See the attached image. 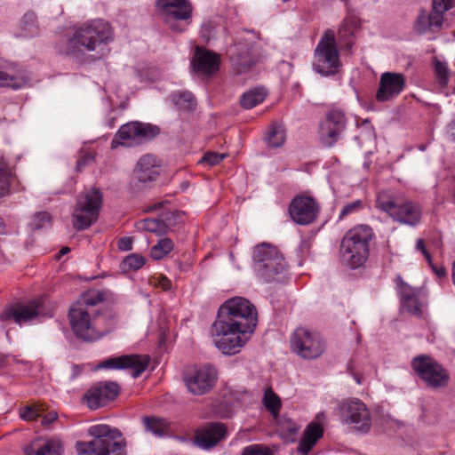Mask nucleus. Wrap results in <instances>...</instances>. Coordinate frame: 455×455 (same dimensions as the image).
Returning <instances> with one entry per match:
<instances>
[{
    "label": "nucleus",
    "mask_w": 455,
    "mask_h": 455,
    "mask_svg": "<svg viewBox=\"0 0 455 455\" xmlns=\"http://www.w3.org/2000/svg\"><path fill=\"white\" fill-rule=\"evenodd\" d=\"M105 299V293L100 290L84 292L73 303L68 311V320L75 335L85 341H94L101 337L96 330L95 316L98 311L94 307Z\"/></svg>",
    "instance_id": "f257e3e1"
},
{
    "label": "nucleus",
    "mask_w": 455,
    "mask_h": 455,
    "mask_svg": "<svg viewBox=\"0 0 455 455\" xmlns=\"http://www.w3.org/2000/svg\"><path fill=\"white\" fill-rule=\"evenodd\" d=\"M110 24L103 20H94L78 28L68 41L65 52L80 60L85 52L96 51L110 38Z\"/></svg>",
    "instance_id": "f03ea898"
},
{
    "label": "nucleus",
    "mask_w": 455,
    "mask_h": 455,
    "mask_svg": "<svg viewBox=\"0 0 455 455\" xmlns=\"http://www.w3.org/2000/svg\"><path fill=\"white\" fill-rule=\"evenodd\" d=\"M373 236L371 228L367 225H358L347 231L341 240V261L353 269L363 266L369 258Z\"/></svg>",
    "instance_id": "7ed1b4c3"
},
{
    "label": "nucleus",
    "mask_w": 455,
    "mask_h": 455,
    "mask_svg": "<svg viewBox=\"0 0 455 455\" xmlns=\"http://www.w3.org/2000/svg\"><path fill=\"white\" fill-rule=\"evenodd\" d=\"M253 331L242 323H230L220 317L212 325V338L215 347L226 355L238 354L250 339Z\"/></svg>",
    "instance_id": "20e7f679"
},
{
    "label": "nucleus",
    "mask_w": 455,
    "mask_h": 455,
    "mask_svg": "<svg viewBox=\"0 0 455 455\" xmlns=\"http://www.w3.org/2000/svg\"><path fill=\"white\" fill-rule=\"evenodd\" d=\"M376 207L403 225L415 227L421 220L422 210L419 204L386 191L378 194Z\"/></svg>",
    "instance_id": "39448f33"
},
{
    "label": "nucleus",
    "mask_w": 455,
    "mask_h": 455,
    "mask_svg": "<svg viewBox=\"0 0 455 455\" xmlns=\"http://www.w3.org/2000/svg\"><path fill=\"white\" fill-rule=\"evenodd\" d=\"M253 262L257 275L267 282L279 280L287 268L283 255L276 247L267 243L254 248Z\"/></svg>",
    "instance_id": "423d86ee"
},
{
    "label": "nucleus",
    "mask_w": 455,
    "mask_h": 455,
    "mask_svg": "<svg viewBox=\"0 0 455 455\" xmlns=\"http://www.w3.org/2000/svg\"><path fill=\"white\" fill-rule=\"evenodd\" d=\"M340 67L334 31L327 29L314 51L313 69L323 76H330L338 73Z\"/></svg>",
    "instance_id": "0eeeda50"
},
{
    "label": "nucleus",
    "mask_w": 455,
    "mask_h": 455,
    "mask_svg": "<svg viewBox=\"0 0 455 455\" xmlns=\"http://www.w3.org/2000/svg\"><path fill=\"white\" fill-rule=\"evenodd\" d=\"M337 415L343 426L351 431L365 435L372 425L371 414L367 405L358 398H347L339 403Z\"/></svg>",
    "instance_id": "6e6552de"
},
{
    "label": "nucleus",
    "mask_w": 455,
    "mask_h": 455,
    "mask_svg": "<svg viewBox=\"0 0 455 455\" xmlns=\"http://www.w3.org/2000/svg\"><path fill=\"white\" fill-rule=\"evenodd\" d=\"M217 316L230 323H242L251 331L257 325L256 307L242 297H234L225 301L219 307Z\"/></svg>",
    "instance_id": "1a4fd4ad"
},
{
    "label": "nucleus",
    "mask_w": 455,
    "mask_h": 455,
    "mask_svg": "<svg viewBox=\"0 0 455 455\" xmlns=\"http://www.w3.org/2000/svg\"><path fill=\"white\" fill-rule=\"evenodd\" d=\"M102 203V195L99 189L92 188L79 196L73 212L74 226L77 229H85L96 221Z\"/></svg>",
    "instance_id": "9d476101"
},
{
    "label": "nucleus",
    "mask_w": 455,
    "mask_h": 455,
    "mask_svg": "<svg viewBox=\"0 0 455 455\" xmlns=\"http://www.w3.org/2000/svg\"><path fill=\"white\" fill-rule=\"evenodd\" d=\"M291 347L301 358L313 360L323 355L325 343L318 332L298 328L291 337Z\"/></svg>",
    "instance_id": "9b49d317"
},
{
    "label": "nucleus",
    "mask_w": 455,
    "mask_h": 455,
    "mask_svg": "<svg viewBox=\"0 0 455 455\" xmlns=\"http://www.w3.org/2000/svg\"><path fill=\"white\" fill-rule=\"evenodd\" d=\"M411 367L427 387L435 389L447 385L449 374L434 358L426 355H418L411 361Z\"/></svg>",
    "instance_id": "f8f14e48"
},
{
    "label": "nucleus",
    "mask_w": 455,
    "mask_h": 455,
    "mask_svg": "<svg viewBox=\"0 0 455 455\" xmlns=\"http://www.w3.org/2000/svg\"><path fill=\"white\" fill-rule=\"evenodd\" d=\"M88 433L93 437L89 442H77L76 444L79 455H109L114 447V430L108 425L92 426Z\"/></svg>",
    "instance_id": "ddd939ff"
},
{
    "label": "nucleus",
    "mask_w": 455,
    "mask_h": 455,
    "mask_svg": "<svg viewBox=\"0 0 455 455\" xmlns=\"http://www.w3.org/2000/svg\"><path fill=\"white\" fill-rule=\"evenodd\" d=\"M156 5L172 31L183 32L185 28L178 26L175 22L188 21L192 18L193 6L188 0H156Z\"/></svg>",
    "instance_id": "4468645a"
},
{
    "label": "nucleus",
    "mask_w": 455,
    "mask_h": 455,
    "mask_svg": "<svg viewBox=\"0 0 455 455\" xmlns=\"http://www.w3.org/2000/svg\"><path fill=\"white\" fill-rule=\"evenodd\" d=\"M217 379L216 368L211 364H204L189 371L184 377V382L190 393L202 395L214 387Z\"/></svg>",
    "instance_id": "2eb2a0df"
},
{
    "label": "nucleus",
    "mask_w": 455,
    "mask_h": 455,
    "mask_svg": "<svg viewBox=\"0 0 455 455\" xmlns=\"http://www.w3.org/2000/svg\"><path fill=\"white\" fill-rule=\"evenodd\" d=\"M347 118L341 109H331L319 124V139L323 145L331 148L339 140L345 131Z\"/></svg>",
    "instance_id": "dca6fc26"
},
{
    "label": "nucleus",
    "mask_w": 455,
    "mask_h": 455,
    "mask_svg": "<svg viewBox=\"0 0 455 455\" xmlns=\"http://www.w3.org/2000/svg\"><path fill=\"white\" fill-rule=\"evenodd\" d=\"M320 212L318 203L308 196H295L290 205V217L295 223L299 225H309L313 223Z\"/></svg>",
    "instance_id": "f3484780"
},
{
    "label": "nucleus",
    "mask_w": 455,
    "mask_h": 455,
    "mask_svg": "<svg viewBox=\"0 0 455 455\" xmlns=\"http://www.w3.org/2000/svg\"><path fill=\"white\" fill-rule=\"evenodd\" d=\"M157 133L158 129L156 126L138 122L128 123L122 125L118 130V143L132 147L154 138Z\"/></svg>",
    "instance_id": "a211bd4d"
},
{
    "label": "nucleus",
    "mask_w": 455,
    "mask_h": 455,
    "mask_svg": "<svg viewBox=\"0 0 455 455\" xmlns=\"http://www.w3.org/2000/svg\"><path fill=\"white\" fill-rule=\"evenodd\" d=\"M44 314L42 299H33L27 304H17L7 308L0 317L3 320H12L19 325L32 322L36 317Z\"/></svg>",
    "instance_id": "6ab92c4d"
},
{
    "label": "nucleus",
    "mask_w": 455,
    "mask_h": 455,
    "mask_svg": "<svg viewBox=\"0 0 455 455\" xmlns=\"http://www.w3.org/2000/svg\"><path fill=\"white\" fill-rule=\"evenodd\" d=\"M406 78L402 73L384 72L379 77L376 100L386 102L396 98L405 88Z\"/></svg>",
    "instance_id": "aec40b11"
},
{
    "label": "nucleus",
    "mask_w": 455,
    "mask_h": 455,
    "mask_svg": "<svg viewBox=\"0 0 455 455\" xmlns=\"http://www.w3.org/2000/svg\"><path fill=\"white\" fill-rule=\"evenodd\" d=\"M228 435V428L220 422L207 423L197 428L195 433V444L203 450L218 445Z\"/></svg>",
    "instance_id": "412c9836"
},
{
    "label": "nucleus",
    "mask_w": 455,
    "mask_h": 455,
    "mask_svg": "<svg viewBox=\"0 0 455 455\" xmlns=\"http://www.w3.org/2000/svg\"><path fill=\"white\" fill-rule=\"evenodd\" d=\"M114 397V382H98L83 395L82 401L91 409L105 406Z\"/></svg>",
    "instance_id": "4be33fe9"
},
{
    "label": "nucleus",
    "mask_w": 455,
    "mask_h": 455,
    "mask_svg": "<svg viewBox=\"0 0 455 455\" xmlns=\"http://www.w3.org/2000/svg\"><path fill=\"white\" fill-rule=\"evenodd\" d=\"M191 64L196 73L209 76L219 70L220 58L214 52L196 47Z\"/></svg>",
    "instance_id": "5701e85b"
},
{
    "label": "nucleus",
    "mask_w": 455,
    "mask_h": 455,
    "mask_svg": "<svg viewBox=\"0 0 455 455\" xmlns=\"http://www.w3.org/2000/svg\"><path fill=\"white\" fill-rule=\"evenodd\" d=\"M162 161L154 155L142 156L137 162L134 172L140 182L147 183L156 180L161 171Z\"/></svg>",
    "instance_id": "b1692460"
},
{
    "label": "nucleus",
    "mask_w": 455,
    "mask_h": 455,
    "mask_svg": "<svg viewBox=\"0 0 455 455\" xmlns=\"http://www.w3.org/2000/svg\"><path fill=\"white\" fill-rule=\"evenodd\" d=\"M398 290L402 307L412 315H420L422 313V304L419 301L420 291L411 287L402 280L398 283Z\"/></svg>",
    "instance_id": "393cba45"
},
{
    "label": "nucleus",
    "mask_w": 455,
    "mask_h": 455,
    "mask_svg": "<svg viewBox=\"0 0 455 455\" xmlns=\"http://www.w3.org/2000/svg\"><path fill=\"white\" fill-rule=\"evenodd\" d=\"M149 357L148 355H127L116 357V369L128 370L131 376L138 378L148 367Z\"/></svg>",
    "instance_id": "a878e982"
},
{
    "label": "nucleus",
    "mask_w": 455,
    "mask_h": 455,
    "mask_svg": "<svg viewBox=\"0 0 455 455\" xmlns=\"http://www.w3.org/2000/svg\"><path fill=\"white\" fill-rule=\"evenodd\" d=\"M323 428L318 422H311L305 428L297 451L301 455H307L317 441L323 437Z\"/></svg>",
    "instance_id": "bb28decb"
},
{
    "label": "nucleus",
    "mask_w": 455,
    "mask_h": 455,
    "mask_svg": "<svg viewBox=\"0 0 455 455\" xmlns=\"http://www.w3.org/2000/svg\"><path fill=\"white\" fill-rule=\"evenodd\" d=\"M273 419L276 425V432L281 438L287 443L293 442L299 430V426L285 415H278Z\"/></svg>",
    "instance_id": "cd10ccee"
},
{
    "label": "nucleus",
    "mask_w": 455,
    "mask_h": 455,
    "mask_svg": "<svg viewBox=\"0 0 455 455\" xmlns=\"http://www.w3.org/2000/svg\"><path fill=\"white\" fill-rule=\"evenodd\" d=\"M251 42L248 39H244L243 41H239V43H235L231 45L228 53L231 59L237 61L239 64L248 66L252 63L251 59Z\"/></svg>",
    "instance_id": "c85d7f7f"
},
{
    "label": "nucleus",
    "mask_w": 455,
    "mask_h": 455,
    "mask_svg": "<svg viewBox=\"0 0 455 455\" xmlns=\"http://www.w3.org/2000/svg\"><path fill=\"white\" fill-rule=\"evenodd\" d=\"M443 25L442 17L431 12L429 14L427 12H421L415 23V29L419 34L427 33V31H435Z\"/></svg>",
    "instance_id": "c756f323"
},
{
    "label": "nucleus",
    "mask_w": 455,
    "mask_h": 455,
    "mask_svg": "<svg viewBox=\"0 0 455 455\" xmlns=\"http://www.w3.org/2000/svg\"><path fill=\"white\" fill-rule=\"evenodd\" d=\"M24 451L26 455H62L63 445L60 439L52 438L37 448L35 447V444L28 445Z\"/></svg>",
    "instance_id": "7c9ffc66"
},
{
    "label": "nucleus",
    "mask_w": 455,
    "mask_h": 455,
    "mask_svg": "<svg viewBox=\"0 0 455 455\" xmlns=\"http://www.w3.org/2000/svg\"><path fill=\"white\" fill-rule=\"evenodd\" d=\"M173 219V213L164 212L161 214L160 219H146L142 222V228L150 233L162 234L166 228L172 226L171 220Z\"/></svg>",
    "instance_id": "2f4dec72"
},
{
    "label": "nucleus",
    "mask_w": 455,
    "mask_h": 455,
    "mask_svg": "<svg viewBox=\"0 0 455 455\" xmlns=\"http://www.w3.org/2000/svg\"><path fill=\"white\" fill-rule=\"evenodd\" d=\"M267 95V92L264 88H253L242 94L240 104L244 109H251L262 103Z\"/></svg>",
    "instance_id": "473e14b6"
},
{
    "label": "nucleus",
    "mask_w": 455,
    "mask_h": 455,
    "mask_svg": "<svg viewBox=\"0 0 455 455\" xmlns=\"http://www.w3.org/2000/svg\"><path fill=\"white\" fill-rule=\"evenodd\" d=\"M143 423L148 431L160 437L167 435L170 429V423L163 418L144 417Z\"/></svg>",
    "instance_id": "72a5a7b5"
},
{
    "label": "nucleus",
    "mask_w": 455,
    "mask_h": 455,
    "mask_svg": "<svg viewBox=\"0 0 455 455\" xmlns=\"http://www.w3.org/2000/svg\"><path fill=\"white\" fill-rule=\"evenodd\" d=\"M263 404L273 418H277L282 407V401L279 395L271 387L265 390L262 398Z\"/></svg>",
    "instance_id": "f704fd0d"
},
{
    "label": "nucleus",
    "mask_w": 455,
    "mask_h": 455,
    "mask_svg": "<svg viewBox=\"0 0 455 455\" xmlns=\"http://www.w3.org/2000/svg\"><path fill=\"white\" fill-rule=\"evenodd\" d=\"M13 180L14 177L7 163L3 157H0V197L6 196L11 193Z\"/></svg>",
    "instance_id": "c9c22d12"
},
{
    "label": "nucleus",
    "mask_w": 455,
    "mask_h": 455,
    "mask_svg": "<svg viewBox=\"0 0 455 455\" xmlns=\"http://www.w3.org/2000/svg\"><path fill=\"white\" fill-rule=\"evenodd\" d=\"M20 36L23 37H33L38 34L36 17L34 12L24 14L20 24Z\"/></svg>",
    "instance_id": "e433bc0d"
},
{
    "label": "nucleus",
    "mask_w": 455,
    "mask_h": 455,
    "mask_svg": "<svg viewBox=\"0 0 455 455\" xmlns=\"http://www.w3.org/2000/svg\"><path fill=\"white\" fill-rule=\"evenodd\" d=\"M26 80L12 75L6 66H0V87H11L12 89L22 88Z\"/></svg>",
    "instance_id": "4c0bfd02"
},
{
    "label": "nucleus",
    "mask_w": 455,
    "mask_h": 455,
    "mask_svg": "<svg viewBox=\"0 0 455 455\" xmlns=\"http://www.w3.org/2000/svg\"><path fill=\"white\" fill-rule=\"evenodd\" d=\"M146 264V259L137 253H132L126 256L120 263L121 271L126 273L130 271H137Z\"/></svg>",
    "instance_id": "58836bf2"
},
{
    "label": "nucleus",
    "mask_w": 455,
    "mask_h": 455,
    "mask_svg": "<svg viewBox=\"0 0 455 455\" xmlns=\"http://www.w3.org/2000/svg\"><path fill=\"white\" fill-rule=\"evenodd\" d=\"M172 100L181 110H190L196 107V100L188 92L172 93Z\"/></svg>",
    "instance_id": "ea45409f"
},
{
    "label": "nucleus",
    "mask_w": 455,
    "mask_h": 455,
    "mask_svg": "<svg viewBox=\"0 0 455 455\" xmlns=\"http://www.w3.org/2000/svg\"><path fill=\"white\" fill-rule=\"evenodd\" d=\"M433 68L440 86L446 87L450 79V69L447 63L435 57L433 60Z\"/></svg>",
    "instance_id": "a19ab883"
},
{
    "label": "nucleus",
    "mask_w": 455,
    "mask_h": 455,
    "mask_svg": "<svg viewBox=\"0 0 455 455\" xmlns=\"http://www.w3.org/2000/svg\"><path fill=\"white\" fill-rule=\"evenodd\" d=\"M285 139V130L282 125L274 124L270 127L267 135V141L269 146L279 148L283 145Z\"/></svg>",
    "instance_id": "79ce46f5"
},
{
    "label": "nucleus",
    "mask_w": 455,
    "mask_h": 455,
    "mask_svg": "<svg viewBox=\"0 0 455 455\" xmlns=\"http://www.w3.org/2000/svg\"><path fill=\"white\" fill-rule=\"evenodd\" d=\"M173 242L169 238H162L151 248V257L154 259H161L173 250Z\"/></svg>",
    "instance_id": "37998d69"
},
{
    "label": "nucleus",
    "mask_w": 455,
    "mask_h": 455,
    "mask_svg": "<svg viewBox=\"0 0 455 455\" xmlns=\"http://www.w3.org/2000/svg\"><path fill=\"white\" fill-rule=\"evenodd\" d=\"M88 369L91 371H100V370H113L114 369V357L110 356L105 361L98 363L97 365H92L91 363L83 364V365H75L73 367V371L75 373H79L82 370Z\"/></svg>",
    "instance_id": "c03bdc74"
},
{
    "label": "nucleus",
    "mask_w": 455,
    "mask_h": 455,
    "mask_svg": "<svg viewBox=\"0 0 455 455\" xmlns=\"http://www.w3.org/2000/svg\"><path fill=\"white\" fill-rule=\"evenodd\" d=\"M455 5V0H433L432 12L439 14L443 21V14Z\"/></svg>",
    "instance_id": "a18cd8bd"
},
{
    "label": "nucleus",
    "mask_w": 455,
    "mask_h": 455,
    "mask_svg": "<svg viewBox=\"0 0 455 455\" xmlns=\"http://www.w3.org/2000/svg\"><path fill=\"white\" fill-rule=\"evenodd\" d=\"M51 223V216L48 212H43L36 214L31 222V228L33 230H38L46 228Z\"/></svg>",
    "instance_id": "49530a36"
},
{
    "label": "nucleus",
    "mask_w": 455,
    "mask_h": 455,
    "mask_svg": "<svg viewBox=\"0 0 455 455\" xmlns=\"http://www.w3.org/2000/svg\"><path fill=\"white\" fill-rule=\"evenodd\" d=\"M355 28L356 21L354 19H347L345 20L343 25L339 29V36L340 38L351 36L355 34Z\"/></svg>",
    "instance_id": "de8ad7c7"
},
{
    "label": "nucleus",
    "mask_w": 455,
    "mask_h": 455,
    "mask_svg": "<svg viewBox=\"0 0 455 455\" xmlns=\"http://www.w3.org/2000/svg\"><path fill=\"white\" fill-rule=\"evenodd\" d=\"M363 208V202L355 200L344 205L340 211L339 219L341 220L347 215L359 212Z\"/></svg>",
    "instance_id": "09e8293b"
},
{
    "label": "nucleus",
    "mask_w": 455,
    "mask_h": 455,
    "mask_svg": "<svg viewBox=\"0 0 455 455\" xmlns=\"http://www.w3.org/2000/svg\"><path fill=\"white\" fill-rule=\"evenodd\" d=\"M226 157L225 154L209 152L200 160V164H206L210 166L220 164Z\"/></svg>",
    "instance_id": "8fccbe9b"
},
{
    "label": "nucleus",
    "mask_w": 455,
    "mask_h": 455,
    "mask_svg": "<svg viewBox=\"0 0 455 455\" xmlns=\"http://www.w3.org/2000/svg\"><path fill=\"white\" fill-rule=\"evenodd\" d=\"M127 443L122 433L116 428V455H127Z\"/></svg>",
    "instance_id": "3c124183"
},
{
    "label": "nucleus",
    "mask_w": 455,
    "mask_h": 455,
    "mask_svg": "<svg viewBox=\"0 0 455 455\" xmlns=\"http://www.w3.org/2000/svg\"><path fill=\"white\" fill-rule=\"evenodd\" d=\"M242 455H273L272 452L259 445H251L245 448Z\"/></svg>",
    "instance_id": "603ef678"
},
{
    "label": "nucleus",
    "mask_w": 455,
    "mask_h": 455,
    "mask_svg": "<svg viewBox=\"0 0 455 455\" xmlns=\"http://www.w3.org/2000/svg\"><path fill=\"white\" fill-rule=\"evenodd\" d=\"M20 417L25 420H34L40 417V412L34 406H28L20 412Z\"/></svg>",
    "instance_id": "864d4df0"
},
{
    "label": "nucleus",
    "mask_w": 455,
    "mask_h": 455,
    "mask_svg": "<svg viewBox=\"0 0 455 455\" xmlns=\"http://www.w3.org/2000/svg\"><path fill=\"white\" fill-rule=\"evenodd\" d=\"M94 160V156L92 153H84L78 159L76 170L77 172H81L87 164H91Z\"/></svg>",
    "instance_id": "5fc2aeb1"
},
{
    "label": "nucleus",
    "mask_w": 455,
    "mask_h": 455,
    "mask_svg": "<svg viewBox=\"0 0 455 455\" xmlns=\"http://www.w3.org/2000/svg\"><path fill=\"white\" fill-rule=\"evenodd\" d=\"M155 280L156 285L159 286L164 291H168L172 288V283L166 276L159 275L155 277Z\"/></svg>",
    "instance_id": "6e6d98bb"
},
{
    "label": "nucleus",
    "mask_w": 455,
    "mask_h": 455,
    "mask_svg": "<svg viewBox=\"0 0 455 455\" xmlns=\"http://www.w3.org/2000/svg\"><path fill=\"white\" fill-rule=\"evenodd\" d=\"M118 248L124 251L132 250V237L124 236V237L120 238V240L118 242Z\"/></svg>",
    "instance_id": "4d7b16f0"
},
{
    "label": "nucleus",
    "mask_w": 455,
    "mask_h": 455,
    "mask_svg": "<svg viewBox=\"0 0 455 455\" xmlns=\"http://www.w3.org/2000/svg\"><path fill=\"white\" fill-rule=\"evenodd\" d=\"M416 247L419 251H420L422 252V254L424 255V257L426 258V259L427 260L428 263H431V255L430 253L427 251V250L426 249V246H425V243L422 239H419L417 241V244H416Z\"/></svg>",
    "instance_id": "13d9d810"
},
{
    "label": "nucleus",
    "mask_w": 455,
    "mask_h": 455,
    "mask_svg": "<svg viewBox=\"0 0 455 455\" xmlns=\"http://www.w3.org/2000/svg\"><path fill=\"white\" fill-rule=\"evenodd\" d=\"M428 264L431 267L432 270L435 272V274L439 278H443V277L446 276L447 272H446V269L443 267H436L435 265L433 264L432 261H431V263H428Z\"/></svg>",
    "instance_id": "bf43d9fd"
},
{
    "label": "nucleus",
    "mask_w": 455,
    "mask_h": 455,
    "mask_svg": "<svg viewBox=\"0 0 455 455\" xmlns=\"http://www.w3.org/2000/svg\"><path fill=\"white\" fill-rule=\"evenodd\" d=\"M57 419V413L55 411H51L47 415L43 417L42 423L44 425H49Z\"/></svg>",
    "instance_id": "052dcab7"
},
{
    "label": "nucleus",
    "mask_w": 455,
    "mask_h": 455,
    "mask_svg": "<svg viewBox=\"0 0 455 455\" xmlns=\"http://www.w3.org/2000/svg\"><path fill=\"white\" fill-rule=\"evenodd\" d=\"M162 206H163V203L162 202L161 203H157V204H154L153 205L148 207V211L149 212L156 211V210L160 209Z\"/></svg>",
    "instance_id": "680f3d73"
},
{
    "label": "nucleus",
    "mask_w": 455,
    "mask_h": 455,
    "mask_svg": "<svg viewBox=\"0 0 455 455\" xmlns=\"http://www.w3.org/2000/svg\"><path fill=\"white\" fill-rule=\"evenodd\" d=\"M69 251H70V249H69L68 247H63V248L59 251V253H58V255H57L58 259H60V256H62V255H64V254H66V253H68V252H69Z\"/></svg>",
    "instance_id": "e2e57ef3"
},
{
    "label": "nucleus",
    "mask_w": 455,
    "mask_h": 455,
    "mask_svg": "<svg viewBox=\"0 0 455 455\" xmlns=\"http://www.w3.org/2000/svg\"><path fill=\"white\" fill-rule=\"evenodd\" d=\"M451 279H452L453 284L455 285V261L453 262V265H452Z\"/></svg>",
    "instance_id": "0e129e2a"
},
{
    "label": "nucleus",
    "mask_w": 455,
    "mask_h": 455,
    "mask_svg": "<svg viewBox=\"0 0 455 455\" xmlns=\"http://www.w3.org/2000/svg\"><path fill=\"white\" fill-rule=\"evenodd\" d=\"M4 222L2 220V219L0 218V234L2 233H4Z\"/></svg>",
    "instance_id": "69168bd1"
},
{
    "label": "nucleus",
    "mask_w": 455,
    "mask_h": 455,
    "mask_svg": "<svg viewBox=\"0 0 455 455\" xmlns=\"http://www.w3.org/2000/svg\"><path fill=\"white\" fill-rule=\"evenodd\" d=\"M119 392H120V387L116 383V391H115L116 396L119 394Z\"/></svg>",
    "instance_id": "338daca9"
},
{
    "label": "nucleus",
    "mask_w": 455,
    "mask_h": 455,
    "mask_svg": "<svg viewBox=\"0 0 455 455\" xmlns=\"http://www.w3.org/2000/svg\"><path fill=\"white\" fill-rule=\"evenodd\" d=\"M420 150H425L426 149V146L425 145H421L419 146V148Z\"/></svg>",
    "instance_id": "774afa93"
}]
</instances>
